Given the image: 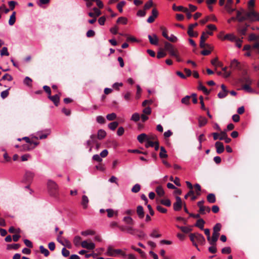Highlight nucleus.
Masks as SVG:
<instances>
[{
    "mask_svg": "<svg viewBox=\"0 0 259 259\" xmlns=\"http://www.w3.org/2000/svg\"><path fill=\"white\" fill-rule=\"evenodd\" d=\"M236 19L239 22H242L246 20L251 21H259V13L254 10H250L249 12H246L243 9L241 11H236Z\"/></svg>",
    "mask_w": 259,
    "mask_h": 259,
    "instance_id": "1",
    "label": "nucleus"
},
{
    "mask_svg": "<svg viewBox=\"0 0 259 259\" xmlns=\"http://www.w3.org/2000/svg\"><path fill=\"white\" fill-rule=\"evenodd\" d=\"M189 236L193 245L196 247L198 250H199V249L198 247L197 243H199L202 245H204L205 243V239L204 236L201 234L198 233H191Z\"/></svg>",
    "mask_w": 259,
    "mask_h": 259,
    "instance_id": "2",
    "label": "nucleus"
},
{
    "mask_svg": "<svg viewBox=\"0 0 259 259\" xmlns=\"http://www.w3.org/2000/svg\"><path fill=\"white\" fill-rule=\"evenodd\" d=\"M48 189L50 194L56 197L58 193V186L53 181L49 180L47 184Z\"/></svg>",
    "mask_w": 259,
    "mask_h": 259,
    "instance_id": "3",
    "label": "nucleus"
},
{
    "mask_svg": "<svg viewBox=\"0 0 259 259\" xmlns=\"http://www.w3.org/2000/svg\"><path fill=\"white\" fill-rule=\"evenodd\" d=\"M164 49L166 51H168L170 55L172 56H176V54L178 53V51L176 50L174 46L168 42L165 41L164 42Z\"/></svg>",
    "mask_w": 259,
    "mask_h": 259,
    "instance_id": "4",
    "label": "nucleus"
},
{
    "mask_svg": "<svg viewBox=\"0 0 259 259\" xmlns=\"http://www.w3.org/2000/svg\"><path fill=\"white\" fill-rule=\"evenodd\" d=\"M176 201L173 204V208L175 211H179L183 207V202L179 196L176 197Z\"/></svg>",
    "mask_w": 259,
    "mask_h": 259,
    "instance_id": "5",
    "label": "nucleus"
},
{
    "mask_svg": "<svg viewBox=\"0 0 259 259\" xmlns=\"http://www.w3.org/2000/svg\"><path fill=\"white\" fill-rule=\"evenodd\" d=\"M34 174L30 171H26L24 176V181L25 183L30 184L34 178Z\"/></svg>",
    "mask_w": 259,
    "mask_h": 259,
    "instance_id": "6",
    "label": "nucleus"
},
{
    "mask_svg": "<svg viewBox=\"0 0 259 259\" xmlns=\"http://www.w3.org/2000/svg\"><path fill=\"white\" fill-rule=\"evenodd\" d=\"M158 16V11L156 8L152 10L151 15L147 19V22L149 23H153Z\"/></svg>",
    "mask_w": 259,
    "mask_h": 259,
    "instance_id": "7",
    "label": "nucleus"
},
{
    "mask_svg": "<svg viewBox=\"0 0 259 259\" xmlns=\"http://www.w3.org/2000/svg\"><path fill=\"white\" fill-rule=\"evenodd\" d=\"M198 25L197 23H195L194 24H191L189 25L188 29V34L190 37H197L198 35L197 32H194L192 31V29H193L195 27Z\"/></svg>",
    "mask_w": 259,
    "mask_h": 259,
    "instance_id": "8",
    "label": "nucleus"
},
{
    "mask_svg": "<svg viewBox=\"0 0 259 259\" xmlns=\"http://www.w3.org/2000/svg\"><path fill=\"white\" fill-rule=\"evenodd\" d=\"M96 143V136L92 135L90 136V139L87 142V146L89 148V152H91L93 148V144Z\"/></svg>",
    "mask_w": 259,
    "mask_h": 259,
    "instance_id": "9",
    "label": "nucleus"
},
{
    "mask_svg": "<svg viewBox=\"0 0 259 259\" xmlns=\"http://www.w3.org/2000/svg\"><path fill=\"white\" fill-rule=\"evenodd\" d=\"M121 250L120 249H114L111 247L108 248L107 254L109 256H116L117 254L121 253Z\"/></svg>",
    "mask_w": 259,
    "mask_h": 259,
    "instance_id": "10",
    "label": "nucleus"
},
{
    "mask_svg": "<svg viewBox=\"0 0 259 259\" xmlns=\"http://www.w3.org/2000/svg\"><path fill=\"white\" fill-rule=\"evenodd\" d=\"M81 245L83 248H87L88 249L92 250L95 248V245L93 242L89 243L87 241H83L81 243Z\"/></svg>",
    "mask_w": 259,
    "mask_h": 259,
    "instance_id": "11",
    "label": "nucleus"
},
{
    "mask_svg": "<svg viewBox=\"0 0 259 259\" xmlns=\"http://www.w3.org/2000/svg\"><path fill=\"white\" fill-rule=\"evenodd\" d=\"M215 147L216 148L217 152L218 154H221L224 151V146L223 143L221 142H217L215 143Z\"/></svg>",
    "mask_w": 259,
    "mask_h": 259,
    "instance_id": "12",
    "label": "nucleus"
},
{
    "mask_svg": "<svg viewBox=\"0 0 259 259\" xmlns=\"http://www.w3.org/2000/svg\"><path fill=\"white\" fill-rule=\"evenodd\" d=\"M148 38L151 44L155 46L158 45V39L156 34H154L153 35V36L149 35Z\"/></svg>",
    "mask_w": 259,
    "mask_h": 259,
    "instance_id": "13",
    "label": "nucleus"
},
{
    "mask_svg": "<svg viewBox=\"0 0 259 259\" xmlns=\"http://www.w3.org/2000/svg\"><path fill=\"white\" fill-rule=\"evenodd\" d=\"M137 213L140 219H143L145 216V212L142 206L138 205L137 207Z\"/></svg>",
    "mask_w": 259,
    "mask_h": 259,
    "instance_id": "14",
    "label": "nucleus"
},
{
    "mask_svg": "<svg viewBox=\"0 0 259 259\" xmlns=\"http://www.w3.org/2000/svg\"><path fill=\"white\" fill-rule=\"evenodd\" d=\"M48 98L53 102L54 105L56 106H58L59 105L60 102L59 97L58 95H54L51 96L50 97H48Z\"/></svg>",
    "mask_w": 259,
    "mask_h": 259,
    "instance_id": "15",
    "label": "nucleus"
},
{
    "mask_svg": "<svg viewBox=\"0 0 259 259\" xmlns=\"http://www.w3.org/2000/svg\"><path fill=\"white\" fill-rule=\"evenodd\" d=\"M89 202V200L88 197L86 195H83L81 198V204L83 209H87L88 208Z\"/></svg>",
    "mask_w": 259,
    "mask_h": 259,
    "instance_id": "16",
    "label": "nucleus"
},
{
    "mask_svg": "<svg viewBox=\"0 0 259 259\" xmlns=\"http://www.w3.org/2000/svg\"><path fill=\"white\" fill-rule=\"evenodd\" d=\"M231 66L234 69H237L239 70H242V67L241 66L240 62H239L237 60L234 59L231 61Z\"/></svg>",
    "mask_w": 259,
    "mask_h": 259,
    "instance_id": "17",
    "label": "nucleus"
},
{
    "mask_svg": "<svg viewBox=\"0 0 259 259\" xmlns=\"http://www.w3.org/2000/svg\"><path fill=\"white\" fill-rule=\"evenodd\" d=\"M207 200L210 203H214L216 201L215 196L213 193H210L206 197Z\"/></svg>",
    "mask_w": 259,
    "mask_h": 259,
    "instance_id": "18",
    "label": "nucleus"
},
{
    "mask_svg": "<svg viewBox=\"0 0 259 259\" xmlns=\"http://www.w3.org/2000/svg\"><path fill=\"white\" fill-rule=\"evenodd\" d=\"M177 227L178 228L180 229L184 233H188L192 231V226L182 227V226H179L177 225Z\"/></svg>",
    "mask_w": 259,
    "mask_h": 259,
    "instance_id": "19",
    "label": "nucleus"
},
{
    "mask_svg": "<svg viewBox=\"0 0 259 259\" xmlns=\"http://www.w3.org/2000/svg\"><path fill=\"white\" fill-rule=\"evenodd\" d=\"M106 132L104 130L101 129L98 131L96 138H97L99 140H102L104 139L106 137Z\"/></svg>",
    "mask_w": 259,
    "mask_h": 259,
    "instance_id": "20",
    "label": "nucleus"
},
{
    "mask_svg": "<svg viewBox=\"0 0 259 259\" xmlns=\"http://www.w3.org/2000/svg\"><path fill=\"white\" fill-rule=\"evenodd\" d=\"M204 224L205 221L202 219H199L197 221L195 226L200 228L201 230H203Z\"/></svg>",
    "mask_w": 259,
    "mask_h": 259,
    "instance_id": "21",
    "label": "nucleus"
},
{
    "mask_svg": "<svg viewBox=\"0 0 259 259\" xmlns=\"http://www.w3.org/2000/svg\"><path fill=\"white\" fill-rule=\"evenodd\" d=\"M199 126L202 127L204 126L207 123V119L202 116H200L198 118Z\"/></svg>",
    "mask_w": 259,
    "mask_h": 259,
    "instance_id": "22",
    "label": "nucleus"
},
{
    "mask_svg": "<svg viewBox=\"0 0 259 259\" xmlns=\"http://www.w3.org/2000/svg\"><path fill=\"white\" fill-rule=\"evenodd\" d=\"M172 10L175 11H186L187 12V8H185L183 6H177L176 4H173L172 5Z\"/></svg>",
    "mask_w": 259,
    "mask_h": 259,
    "instance_id": "23",
    "label": "nucleus"
},
{
    "mask_svg": "<svg viewBox=\"0 0 259 259\" xmlns=\"http://www.w3.org/2000/svg\"><path fill=\"white\" fill-rule=\"evenodd\" d=\"M16 13L15 12H13L12 14L10 16L9 20V24L10 25L12 26L15 24L16 22Z\"/></svg>",
    "mask_w": 259,
    "mask_h": 259,
    "instance_id": "24",
    "label": "nucleus"
},
{
    "mask_svg": "<svg viewBox=\"0 0 259 259\" xmlns=\"http://www.w3.org/2000/svg\"><path fill=\"white\" fill-rule=\"evenodd\" d=\"M237 37L233 34L229 33L227 34L224 38V39H228L232 41H235V40H237Z\"/></svg>",
    "mask_w": 259,
    "mask_h": 259,
    "instance_id": "25",
    "label": "nucleus"
},
{
    "mask_svg": "<svg viewBox=\"0 0 259 259\" xmlns=\"http://www.w3.org/2000/svg\"><path fill=\"white\" fill-rule=\"evenodd\" d=\"M160 152L159 153V157L161 158H167L168 157V155L166 154V151L164 147L161 146L160 148Z\"/></svg>",
    "mask_w": 259,
    "mask_h": 259,
    "instance_id": "26",
    "label": "nucleus"
},
{
    "mask_svg": "<svg viewBox=\"0 0 259 259\" xmlns=\"http://www.w3.org/2000/svg\"><path fill=\"white\" fill-rule=\"evenodd\" d=\"M137 139L140 143H143L144 141H147V135L146 134H141L138 136Z\"/></svg>",
    "mask_w": 259,
    "mask_h": 259,
    "instance_id": "27",
    "label": "nucleus"
},
{
    "mask_svg": "<svg viewBox=\"0 0 259 259\" xmlns=\"http://www.w3.org/2000/svg\"><path fill=\"white\" fill-rule=\"evenodd\" d=\"M123 221L127 225H133L134 221L131 217H124Z\"/></svg>",
    "mask_w": 259,
    "mask_h": 259,
    "instance_id": "28",
    "label": "nucleus"
},
{
    "mask_svg": "<svg viewBox=\"0 0 259 259\" xmlns=\"http://www.w3.org/2000/svg\"><path fill=\"white\" fill-rule=\"evenodd\" d=\"M247 27L248 25H246L245 26L239 27L238 28V32L242 35H245L247 29Z\"/></svg>",
    "mask_w": 259,
    "mask_h": 259,
    "instance_id": "29",
    "label": "nucleus"
},
{
    "mask_svg": "<svg viewBox=\"0 0 259 259\" xmlns=\"http://www.w3.org/2000/svg\"><path fill=\"white\" fill-rule=\"evenodd\" d=\"M242 82L245 83V84H251L252 83L251 79L246 75V72L245 74L242 77Z\"/></svg>",
    "mask_w": 259,
    "mask_h": 259,
    "instance_id": "30",
    "label": "nucleus"
},
{
    "mask_svg": "<svg viewBox=\"0 0 259 259\" xmlns=\"http://www.w3.org/2000/svg\"><path fill=\"white\" fill-rule=\"evenodd\" d=\"M20 247V244H8L7 246V249L8 250H11V249L17 250Z\"/></svg>",
    "mask_w": 259,
    "mask_h": 259,
    "instance_id": "31",
    "label": "nucleus"
},
{
    "mask_svg": "<svg viewBox=\"0 0 259 259\" xmlns=\"http://www.w3.org/2000/svg\"><path fill=\"white\" fill-rule=\"evenodd\" d=\"M153 6V2L152 0H149L144 5V10L146 11L152 7Z\"/></svg>",
    "mask_w": 259,
    "mask_h": 259,
    "instance_id": "32",
    "label": "nucleus"
},
{
    "mask_svg": "<svg viewBox=\"0 0 259 259\" xmlns=\"http://www.w3.org/2000/svg\"><path fill=\"white\" fill-rule=\"evenodd\" d=\"M137 229H135L132 226H127L126 232L131 235H134L137 233Z\"/></svg>",
    "mask_w": 259,
    "mask_h": 259,
    "instance_id": "33",
    "label": "nucleus"
},
{
    "mask_svg": "<svg viewBox=\"0 0 259 259\" xmlns=\"http://www.w3.org/2000/svg\"><path fill=\"white\" fill-rule=\"evenodd\" d=\"M106 211H107V216L109 218H111L113 216L114 214H115V215H117L118 213H117V211H114L113 209H107L106 210Z\"/></svg>",
    "mask_w": 259,
    "mask_h": 259,
    "instance_id": "34",
    "label": "nucleus"
},
{
    "mask_svg": "<svg viewBox=\"0 0 259 259\" xmlns=\"http://www.w3.org/2000/svg\"><path fill=\"white\" fill-rule=\"evenodd\" d=\"M39 249L40 252L42 254H44L45 256H48L49 255L50 252L49 251V250L45 248L42 245L39 246Z\"/></svg>",
    "mask_w": 259,
    "mask_h": 259,
    "instance_id": "35",
    "label": "nucleus"
},
{
    "mask_svg": "<svg viewBox=\"0 0 259 259\" xmlns=\"http://www.w3.org/2000/svg\"><path fill=\"white\" fill-rule=\"evenodd\" d=\"M156 192L159 196H163L164 194V191L161 186H158L156 189Z\"/></svg>",
    "mask_w": 259,
    "mask_h": 259,
    "instance_id": "36",
    "label": "nucleus"
},
{
    "mask_svg": "<svg viewBox=\"0 0 259 259\" xmlns=\"http://www.w3.org/2000/svg\"><path fill=\"white\" fill-rule=\"evenodd\" d=\"M118 122L117 121H114V122L110 123L108 124V127L110 130L114 131L116 128V127L118 126Z\"/></svg>",
    "mask_w": 259,
    "mask_h": 259,
    "instance_id": "37",
    "label": "nucleus"
},
{
    "mask_svg": "<svg viewBox=\"0 0 259 259\" xmlns=\"http://www.w3.org/2000/svg\"><path fill=\"white\" fill-rule=\"evenodd\" d=\"M199 46H200V47L202 49L204 48L205 47H206L208 49L212 50V47H211L210 45L205 43L204 41H201V40H200Z\"/></svg>",
    "mask_w": 259,
    "mask_h": 259,
    "instance_id": "38",
    "label": "nucleus"
},
{
    "mask_svg": "<svg viewBox=\"0 0 259 259\" xmlns=\"http://www.w3.org/2000/svg\"><path fill=\"white\" fill-rule=\"evenodd\" d=\"M222 228V225L220 223H217L213 228V232L219 233Z\"/></svg>",
    "mask_w": 259,
    "mask_h": 259,
    "instance_id": "39",
    "label": "nucleus"
},
{
    "mask_svg": "<svg viewBox=\"0 0 259 259\" xmlns=\"http://www.w3.org/2000/svg\"><path fill=\"white\" fill-rule=\"evenodd\" d=\"M137 233H138L137 237L140 239H144L146 237V234L143 231L137 229Z\"/></svg>",
    "mask_w": 259,
    "mask_h": 259,
    "instance_id": "40",
    "label": "nucleus"
},
{
    "mask_svg": "<svg viewBox=\"0 0 259 259\" xmlns=\"http://www.w3.org/2000/svg\"><path fill=\"white\" fill-rule=\"evenodd\" d=\"M191 96H186L184 98L182 99L181 102L183 104H186V105H189L190 104V99Z\"/></svg>",
    "mask_w": 259,
    "mask_h": 259,
    "instance_id": "41",
    "label": "nucleus"
},
{
    "mask_svg": "<svg viewBox=\"0 0 259 259\" xmlns=\"http://www.w3.org/2000/svg\"><path fill=\"white\" fill-rule=\"evenodd\" d=\"M250 84H245L243 85V89L248 93H253V90L250 87Z\"/></svg>",
    "mask_w": 259,
    "mask_h": 259,
    "instance_id": "42",
    "label": "nucleus"
},
{
    "mask_svg": "<svg viewBox=\"0 0 259 259\" xmlns=\"http://www.w3.org/2000/svg\"><path fill=\"white\" fill-rule=\"evenodd\" d=\"M116 22L117 23H122L123 24H126L127 22V19L123 17H120L118 18Z\"/></svg>",
    "mask_w": 259,
    "mask_h": 259,
    "instance_id": "43",
    "label": "nucleus"
},
{
    "mask_svg": "<svg viewBox=\"0 0 259 259\" xmlns=\"http://www.w3.org/2000/svg\"><path fill=\"white\" fill-rule=\"evenodd\" d=\"M160 203L166 206H170L171 205V201L169 199H161L160 201Z\"/></svg>",
    "mask_w": 259,
    "mask_h": 259,
    "instance_id": "44",
    "label": "nucleus"
},
{
    "mask_svg": "<svg viewBox=\"0 0 259 259\" xmlns=\"http://www.w3.org/2000/svg\"><path fill=\"white\" fill-rule=\"evenodd\" d=\"M1 56L9 55V53L8 51V48L7 47H3L0 51Z\"/></svg>",
    "mask_w": 259,
    "mask_h": 259,
    "instance_id": "45",
    "label": "nucleus"
},
{
    "mask_svg": "<svg viewBox=\"0 0 259 259\" xmlns=\"http://www.w3.org/2000/svg\"><path fill=\"white\" fill-rule=\"evenodd\" d=\"M97 122L100 124H104L106 122V120L104 117L99 115L96 118Z\"/></svg>",
    "mask_w": 259,
    "mask_h": 259,
    "instance_id": "46",
    "label": "nucleus"
},
{
    "mask_svg": "<svg viewBox=\"0 0 259 259\" xmlns=\"http://www.w3.org/2000/svg\"><path fill=\"white\" fill-rule=\"evenodd\" d=\"M81 240V238L79 236H76L73 239V243L75 246H78L80 245V242Z\"/></svg>",
    "mask_w": 259,
    "mask_h": 259,
    "instance_id": "47",
    "label": "nucleus"
},
{
    "mask_svg": "<svg viewBox=\"0 0 259 259\" xmlns=\"http://www.w3.org/2000/svg\"><path fill=\"white\" fill-rule=\"evenodd\" d=\"M150 236L153 238H159L161 236V235L158 233L156 230H153L152 233L150 234Z\"/></svg>",
    "mask_w": 259,
    "mask_h": 259,
    "instance_id": "48",
    "label": "nucleus"
},
{
    "mask_svg": "<svg viewBox=\"0 0 259 259\" xmlns=\"http://www.w3.org/2000/svg\"><path fill=\"white\" fill-rule=\"evenodd\" d=\"M107 119L109 121H112L116 119V115L114 113H112L110 114H107L106 116Z\"/></svg>",
    "mask_w": 259,
    "mask_h": 259,
    "instance_id": "49",
    "label": "nucleus"
},
{
    "mask_svg": "<svg viewBox=\"0 0 259 259\" xmlns=\"http://www.w3.org/2000/svg\"><path fill=\"white\" fill-rule=\"evenodd\" d=\"M140 189H141L140 185L138 184H137L133 186V187L132 189V191L133 193H138V192L140 191Z\"/></svg>",
    "mask_w": 259,
    "mask_h": 259,
    "instance_id": "50",
    "label": "nucleus"
},
{
    "mask_svg": "<svg viewBox=\"0 0 259 259\" xmlns=\"http://www.w3.org/2000/svg\"><path fill=\"white\" fill-rule=\"evenodd\" d=\"M220 138H219V140H223L224 139H225L226 137H227L228 136H227V131L226 130H224L223 131H220Z\"/></svg>",
    "mask_w": 259,
    "mask_h": 259,
    "instance_id": "51",
    "label": "nucleus"
},
{
    "mask_svg": "<svg viewBox=\"0 0 259 259\" xmlns=\"http://www.w3.org/2000/svg\"><path fill=\"white\" fill-rule=\"evenodd\" d=\"M37 135H38V137L37 136H35L34 137V138L36 139H45L46 138H47L48 137V134H40V133H38L37 134Z\"/></svg>",
    "mask_w": 259,
    "mask_h": 259,
    "instance_id": "52",
    "label": "nucleus"
},
{
    "mask_svg": "<svg viewBox=\"0 0 259 259\" xmlns=\"http://www.w3.org/2000/svg\"><path fill=\"white\" fill-rule=\"evenodd\" d=\"M125 2L124 1L120 2L117 4V8L120 13L122 12V7L125 5Z\"/></svg>",
    "mask_w": 259,
    "mask_h": 259,
    "instance_id": "53",
    "label": "nucleus"
},
{
    "mask_svg": "<svg viewBox=\"0 0 259 259\" xmlns=\"http://www.w3.org/2000/svg\"><path fill=\"white\" fill-rule=\"evenodd\" d=\"M140 115L137 113H135L132 115L131 120L137 122L140 120Z\"/></svg>",
    "mask_w": 259,
    "mask_h": 259,
    "instance_id": "54",
    "label": "nucleus"
},
{
    "mask_svg": "<svg viewBox=\"0 0 259 259\" xmlns=\"http://www.w3.org/2000/svg\"><path fill=\"white\" fill-rule=\"evenodd\" d=\"M203 210V211H200V208L199 209L198 211H199L200 214H204L206 212H209L210 211V208L208 206H204Z\"/></svg>",
    "mask_w": 259,
    "mask_h": 259,
    "instance_id": "55",
    "label": "nucleus"
},
{
    "mask_svg": "<svg viewBox=\"0 0 259 259\" xmlns=\"http://www.w3.org/2000/svg\"><path fill=\"white\" fill-rule=\"evenodd\" d=\"M13 79V77L12 76L10 75L9 74H5L2 78V79H1V80H7L8 81H11Z\"/></svg>",
    "mask_w": 259,
    "mask_h": 259,
    "instance_id": "56",
    "label": "nucleus"
},
{
    "mask_svg": "<svg viewBox=\"0 0 259 259\" xmlns=\"http://www.w3.org/2000/svg\"><path fill=\"white\" fill-rule=\"evenodd\" d=\"M32 79L29 77H26L24 80V83L29 87L31 85Z\"/></svg>",
    "mask_w": 259,
    "mask_h": 259,
    "instance_id": "57",
    "label": "nucleus"
},
{
    "mask_svg": "<svg viewBox=\"0 0 259 259\" xmlns=\"http://www.w3.org/2000/svg\"><path fill=\"white\" fill-rule=\"evenodd\" d=\"M221 252L223 254H229L231 252V249L230 247H226L222 249Z\"/></svg>",
    "mask_w": 259,
    "mask_h": 259,
    "instance_id": "58",
    "label": "nucleus"
},
{
    "mask_svg": "<svg viewBox=\"0 0 259 259\" xmlns=\"http://www.w3.org/2000/svg\"><path fill=\"white\" fill-rule=\"evenodd\" d=\"M43 89L48 94V97H50L51 96V90L49 86L44 85L43 87Z\"/></svg>",
    "mask_w": 259,
    "mask_h": 259,
    "instance_id": "59",
    "label": "nucleus"
},
{
    "mask_svg": "<svg viewBox=\"0 0 259 259\" xmlns=\"http://www.w3.org/2000/svg\"><path fill=\"white\" fill-rule=\"evenodd\" d=\"M82 235L87 236L88 235H94L95 234V232L92 230H87L85 231H82L81 233Z\"/></svg>",
    "mask_w": 259,
    "mask_h": 259,
    "instance_id": "60",
    "label": "nucleus"
},
{
    "mask_svg": "<svg viewBox=\"0 0 259 259\" xmlns=\"http://www.w3.org/2000/svg\"><path fill=\"white\" fill-rule=\"evenodd\" d=\"M93 10L94 11L95 15L96 17H98L101 15V12L99 9L95 7L93 9Z\"/></svg>",
    "mask_w": 259,
    "mask_h": 259,
    "instance_id": "61",
    "label": "nucleus"
},
{
    "mask_svg": "<svg viewBox=\"0 0 259 259\" xmlns=\"http://www.w3.org/2000/svg\"><path fill=\"white\" fill-rule=\"evenodd\" d=\"M248 39L250 41L257 40L258 39V36H256L255 34L252 33L249 35Z\"/></svg>",
    "mask_w": 259,
    "mask_h": 259,
    "instance_id": "62",
    "label": "nucleus"
},
{
    "mask_svg": "<svg viewBox=\"0 0 259 259\" xmlns=\"http://www.w3.org/2000/svg\"><path fill=\"white\" fill-rule=\"evenodd\" d=\"M157 210L161 213H166L167 209L160 205H157L156 207Z\"/></svg>",
    "mask_w": 259,
    "mask_h": 259,
    "instance_id": "63",
    "label": "nucleus"
},
{
    "mask_svg": "<svg viewBox=\"0 0 259 259\" xmlns=\"http://www.w3.org/2000/svg\"><path fill=\"white\" fill-rule=\"evenodd\" d=\"M62 254L65 257H67L69 255L70 252L65 248H63L62 249Z\"/></svg>",
    "mask_w": 259,
    "mask_h": 259,
    "instance_id": "64",
    "label": "nucleus"
}]
</instances>
